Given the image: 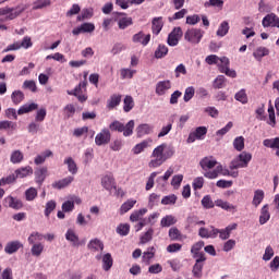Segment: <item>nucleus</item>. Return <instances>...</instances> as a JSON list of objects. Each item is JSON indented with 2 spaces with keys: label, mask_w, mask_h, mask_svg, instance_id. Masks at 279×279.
<instances>
[{
  "label": "nucleus",
  "mask_w": 279,
  "mask_h": 279,
  "mask_svg": "<svg viewBox=\"0 0 279 279\" xmlns=\"http://www.w3.org/2000/svg\"><path fill=\"white\" fill-rule=\"evenodd\" d=\"M205 62L213 65L217 64L220 73H225L227 77H236V71L230 69V59L228 57H217V54H209L206 57Z\"/></svg>",
  "instance_id": "1"
},
{
  "label": "nucleus",
  "mask_w": 279,
  "mask_h": 279,
  "mask_svg": "<svg viewBox=\"0 0 279 279\" xmlns=\"http://www.w3.org/2000/svg\"><path fill=\"white\" fill-rule=\"evenodd\" d=\"M27 10V4L17 5L15 9L10 7L0 8V29L5 32L8 26L1 23L5 21H14L20 14H23Z\"/></svg>",
  "instance_id": "2"
},
{
  "label": "nucleus",
  "mask_w": 279,
  "mask_h": 279,
  "mask_svg": "<svg viewBox=\"0 0 279 279\" xmlns=\"http://www.w3.org/2000/svg\"><path fill=\"white\" fill-rule=\"evenodd\" d=\"M165 149H167V144H160L156 148H154L150 155V161L148 162V167L150 169H158L161 165L167 162V155H165Z\"/></svg>",
  "instance_id": "3"
},
{
  "label": "nucleus",
  "mask_w": 279,
  "mask_h": 279,
  "mask_svg": "<svg viewBox=\"0 0 279 279\" xmlns=\"http://www.w3.org/2000/svg\"><path fill=\"white\" fill-rule=\"evenodd\" d=\"M31 247L32 256H35L36 258L40 257L43 255V252H45V244H43V233L34 231L29 234L27 239Z\"/></svg>",
  "instance_id": "4"
},
{
  "label": "nucleus",
  "mask_w": 279,
  "mask_h": 279,
  "mask_svg": "<svg viewBox=\"0 0 279 279\" xmlns=\"http://www.w3.org/2000/svg\"><path fill=\"white\" fill-rule=\"evenodd\" d=\"M252 162V153L242 151L239 156H236L229 165V169L234 171V169H247Z\"/></svg>",
  "instance_id": "5"
},
{
  "label": "nucleus",
  "mask_w": 279,
  "mask_h": 279,
  "mask_svg": "<svg viewBox=\"0 0 279 279\" xmlns=\"http://www.w3.org/2000/svg\"><path fill=\"white\" fill-rule=\"evenodd\" d=\"M134 120H130L126 125L116 120L109 125V129L111 132H123V136H132L134 134Z\"/></svg>",
  "instance_id": "6"
},
{
  "label": "nucleus",
  "mask_w": 279,
  "mask_h": 279,
  "mask_svg": "<svg viewBox=\"0 0 279 279\" xmlns=\"http://www.w3.org/2000/svg\"><path fill=\"white\" fill-rule=\"evenodd\" d=\"M185 40L192 45H199L204 38V31L199 28H189L184 34Z\"/></svg>",
  "instance_id": "7"
},
{
  "label": "nucleus",
  "mask_w": 279,
  "mask_h": 279,
  "mask_svg": "<svg viewBox=\"0 0 279 279\" xmlns=\"http://www.w3.org/2000/svg\"><path fill=\"white\" fill-rule=\"evenodd\" d=\"M86 81H82L78 83V85L75 86L74 89L68 90V95H72L73 97H76L81 104H84L86 99H88V96L84 94V90H86Z\"/></svg>",
  "instance_id": "8"
},
{
  "label": "nucleus",
  "mask_w": 279,
  "mask_h": 279,
  "mask_svg": "<svg viewBox=\"0 0 279 279\" xmlns=\"http://www.w3.org/2000/svg\"><path fill=\"white\" fill-rule=\"evenodd\" d=\"M208 134V128L198 126L194 132H191L187 137V143H195V141H204V136Z\"/></svg>",
  "instance_id": "9"
},
{
  "label": "nucleus",
  "mask_w": 279,
  "mask_h": 279,
  "mask_svg": "<svg viewBox=\"0 0 279 279\" xmlns=\"http://www.w3.org/2000/svg\"><path fill=\"white\" fill-rule=\"evenodd\" d=\"M95 32V24L85 22L72 29L73 36H80V34H93Z\"/></svg>",
  "instance_id": "10"
},
{
  "label": "nucleus",
  "mask_w": 279,
  "mask_h": 279,
  "mask_svg": "<svg viewBox=\"0 0 279 279\" xmlns=\"http://www.w3.org/2000/svg\"><path fill=\"white\" fill-rule=\"evenodd\" d=\"M183 33L181 27H174L172 32L168 35V45L169 47H178L180 38H182Z\"/></svg>",
  "instance_id": "11"
},
{
  "label": "nucleus",
  "mask_w": 279,
  "mask_h": 279,
  "mask_svg": "<svg viewBox=\"0 0 279 279\" xmlns=\"http://www.w3.org/2000/svg\"><path fill=\"white\" fill-rule=\"evenodd\" d=\"M171 90V81H159L155 86V93L158 97H165Z\"/></svg>",
  "instance_id": "12"
},
{
  "label": "nucleus",
  "mask_w": 279,
  "mask_h": 279,
  "mask_svg": "<svg viewBox=\"0 0 279 279\" xmlns=\"http://www.w3.org/2000/svg\"><path fill=\"white\" fill-rule=\"evenodd\" d=\"M110 138H112V135L110 134V131L108 129H102L95 137V143L98 147H101V145H108L110 143Z\"/></svg>",
  "instance_id": "13"
},
{
  "label": "nucleus",
  "mask_w": 279,
  "mask_h": 279,
  "mask_svg": "<svg viewBox=\"0 0 279 279\" xmlns=\"http://www.w3.org/2000/svg\"><path fill=\"white\" fill-rule=\"evenodd\" d=\"M137 138H143V136H148L149 134H154V125L149 123H142L137 125L136 130Z\"/></svg>",
  "instance_id": "14"
},
{
  "label": "nucleus",
  "mask_w": 279,
  "mask_h": 279,
  "mask_svg": "<svg viewBox=\"0 0 279 279\" xmlns=\"http://www.w3.org/2000/svg\"><path fill=\"white\" fill-rule=\"evenodd\" d=\"M65 240L72 245V247H80V245H82V242H80V235H77V232H75L74 229L70 228L66 230Z\"/></svg>",
  "instance_id": "15"
},
{
  "label": "nucleus",
  "mask_w": 279,
  "mask_h": 279,
  "mask_svg": "<svg viewBox=\"0 0 279 279\" xmlns=\"http://www.w3.org/2000/svg\"><path fill=\"white\" fill-rule=\"evenodd\" d=\"M96 260H102V269L104 271H110L112 269L113 259L110 253H106L104 256L98 254L95 256Z\"/></svg>",
  "instance_id": "16"
},
{
  "label": "nucleus",
  "mask_w": 279,
  "mask_h": 279,
  "mask_svg": "<svg viewBox=\"0 0 279 279\" xmlns=\"http://www.w3.org/2000/svg\"><path fill=\"white\" fill-rule=\"evenodd\" d=\"M101 186L106 191H112L117 187V183L114 182V177L112 175V173L105 174L101 178Z\"/></svg>",
  "instance_id": "17"
},
{
  "label": "nucleus",
  "mask_w": 279,
  "mask_h": 279,
  "mask_svg": "<svg viewBox=\"0 0 279 279\" xmlns=\"http://www.w3.org/2000/svg\"><path fill=\"white\" fill-rule=\"evenodd\" d=\"M4 206L13 208V210H21L23 208V202L14 196H7L4 198Z\"/></svg>",
  "instance_id": "18"
},
{
  "label": "nucleus",
  "mask_w": 279,
  "mask_h": 279,
  "mask_svg": "<svg viewBox=\"0 0 279 279\" xmlns=\"http://www.w3.org/2000/svg\"><path fill=\"white\" fill-rule=\"evenodd\" d=\"M271 219V213H269V204H265L259 211V226H265Z\"/></svg>",
  "instance_id": "19"
},
{
  "label": "nucleus",
  "mask_w": 279,
  "mask_h": 279,
  "mask_svg": "<svg viewBox=\"0 0 279 279\" xmlns=\"http://www.w3.org/2000/svg\"><path fill=\"white\" fill-rule=\"evenodd\" d=\"M89 252H104V242L97 238L92 239L87 244Z\"/></svg>",
  "instance_id": "20"
},
{
  "label": "nucleus",
  "mask_w": 279,
  "mask_h": 279,
  "mask_svg": "<svg viewBox=\"0 0 279 279\" xmlns=\"http://www.w3.org/2000/svg\"><path fill=\"white\" fill-rule=\"evenodd\" d=\"M215 204L218 208H222V210H227V213H232V215L238 210L236 205H232L228 203V201L217 199Z\"/></svg>",
  "instance_id": "21"
},
{
  "label": "nucleus",
  "mask_w": 279,
  "mask_h": 279,
  "mask_svg": "<svg viewBox=\"0 0 279 279\" xmlns=\"http://www.w3.org/2000/svg\"><path fill=\"white\" fill-rule=\"evenodd\" d=\"M199 165L204 171H208L209 169H215V167H217V159L214 157H205L199 161Z\"/></svg>",
  "instance_id": "22"
},
{
  "label": "nucleus",
  "mask_w": 279,
  "mask_h": 279,
  "mask_svg": "<svg viewBox=\"0 0 279 279\" xmlns=\"http://www.w3.org/2000/svg\"><path fill=\"white\" fill-rule=\"evenodd\" d=\"M150 40H151V35L149 34L144 35L143 32H140L133 36V43H140V45H143V47H147Z\"/></svg>",
  "instance_id": "23"
},
{
  "label": "nucleus",
  "mask_w": 279,
  "mask_h": 279,
  "mask_svg": "<svg viewBox=\"0 0 279 279\" xmlns=\"http://www.w3.org/2000/svg\"><path fill=\"white\" fill-rule=\"evenodd\" d=\"M121 94H113L107 100V110H114L121 104Z\"/></svg>",
  "instance_id": "24"
},
{
  "label": "nucleus",
  "mask_w": 279,
  "mask_h": 279,
  "mask_svg": "<svg viewBox=\"0 0 279 279\" xmlns=\"http://www.w3.org/2000/svg\"><path fill=\"white\" fill-rule=\"evenodd\" d=\"M34 174V169L31 166L22 167L15 170L14 175L15 178H28V175Z\"/></svg>",
  "instance_id": "25"
},
{
  "label": "nucleus",
  "mask_w": 279,
  "mask_h": 279,
  "mask_svg": "<svg viewBox=\"0 0 279 279\" xmlns=\"http://www.w3.org/2000/svg\"><path fill=\"white\" fill-rule=\"evenodd\" d=\"M73 180H75V178L66 177L52 183V187L61 191V189H66V186H70L73 183Z\"/></svg>",
  "instance_id": "26"
},
{
  "label": "nucleus",
  "mask_w": 279,
  "mask_h": 279,
  "mask_svg": "<svg viewBox=\"0 0 279 279\" xmlns=\"http://www.w3.org/2000/svg\"><path fill=\"white\" fill-rule=\"evenodd\" d=\"M263 199H265V191L255 190L252 199V205L254 206V208H258L260 204H263Z\"/></svg>",
  "instance_id": "27"
},
{
  "label": "nucleus",
  "mask_w": 279,
  "mask_h": 279,
  "mask_svg": "<svg viewBox=\"0 0 279 279\" xmlns=\"http://www.w3.org/2000/svg\"><path fill=\"white\" fill-rule=\"evenodd\" d=\"M95 10L93 8H85L81 11V14L77 15L76 21L82 23L83 21H90V17L94 16Z\"/></svg>",
  "instance_id": "28"
},
{
  "label": "nucleus",
  "mask_w": 279,
  "mask_h": 279,
  "mask_svg": "<svg viewBox=\"0 0 279 279\" xmlns=\"http://www.w3.org/2000/svg\"><path fill=\"white\" fill-rule=\"evenodd\" d=\"M149 145H151V140H144L141 143L136 144L133 147L132 151L133 154H135V156H138V154H143V151L146 150Z\"/></svg>",
  "instance_id": "29"
},
{
  "label": "nucleus",
  "mask_w": 279,
  "mask_h": 279,
  "mask_svg": "<svg viewBox=\"0 0 279 279\" xmlns=\"http://www.w3.org/2000/svg\"><path fill=\"white\" fill-rule=\"evenodd\" d=\"M63 165H66L69 173L75 175L77 173V163L73 157H66L63 161Z\"/></svg>",
  "instance_id": "30"
},
{
  "label": "nucleus",
  "mask_w": 279,
  "mask_h": 279,
  "mask_svg": "<svg viewBox=\"0 0 279 279\" xmlns=\"http://www.w3.org/2000/svg\"><path fill=\"white\" fill-rule=\"evenodd\" d=\"M229 32H230V23H228V21H223L218 26L216 36H218L219 38H223V36H228Z\"/></svg>",
  "instance_id": "31"
},
{
  "label": "nucleus",
  "mask_w": 279,
  "mask_h": 279,
  "mask_svg": "<svg viewBox=\"0 0 279 279\" xmlns=\"http://www.w3.org/2000/svg\"><path fill=\"white\" fill-rule=\"evenodd\" d=\"M155 256H156V247L150 246L143 253L142 260L143 263H146V265H149V263L151 262V258H154Z\"/></svg>",
  "instance_id": "32"
},
{
  "label": "nucleus",
  "mask_w": 279,
  "mask_h": 279,
  "mask_svg": "<svg viewBox=\"0 0 279 279\" xmlns=\"http://www.w3.org/2000/svg\"><path fill=\"white\" fill-rule=\"evenodd\" d=\"M34 110H38V104L29 102L20 107L17 110V114H27V112H34Z\"/></svg>",
  "instance_id": "33"
},
{
  "label": "nucleus",
  "mask_w": 279,
  "mask_h": 279,
  "mask_svg": "<svg viewBox=\"0 0 279 279\" xmlns=\"http://www.w3.org/2000/svg\"><path fill=\"white\" fill-rule=\"evenodd\" d=\"M165 26V23L162 22V17H154L153 19V34H155V36H158V34H160V32H162V27Z\"/></svg>",
  "instance_id": "34"
},
{
  "label": "nucleus",
  "mask_w": 279,
  "mask_h": 279,
  "mask_svg": "<svg viewBox=\"0 0 279 279\" xmlns=\"http://www.w3.org/2000/svg\"><path fill=\"white\" fill-rule=\"evenodd\" d=\"M21 247H23V244L19 241L9 242L4 247V252L5 254H15L17 250H21Z\"/></svg>",
  "instance_id": "35"
},
{
  "label": "nucleus",
  "mask_w": 279,
  "mask_h": 279,
  "mask_svg": "<svg viewBox=\"0 0 279 279\" xmlns=\"http://www.w3.org/2000/svg\"><path fill=\"white\" fill-rule=\"evenodd\" d=\"M277 17L274 13L267 14L262 21L263 27H276Z\"/></svg>",
  "instance_id": "36"
},
{
  "label": "nucleus",
  "mask_w": 279,
  "mask_h": 279,
  "mask_svg": "<svg viewBox=\"0 0 279 279\" xmlns=\"http://www.w3.org/2000/svg\"><path fill=\"white\" fill-rule=\"evenodd\" d=\"M136 206V199L130 198L125 203H123L120 207V215H125L129 210H132Z\"/></svg>",
  "instance_id": "37"
},
{
  "label": "nucleus",
  "mask_w": 279,
  "mask_h": 279,
  "mask_svg": "<svg viewBox=\"0 0 279 279\" xmlns=\"http://www.w3.org/2000/svg\"><path fill=\"white\" fill-rule=\"evenodd\" d=\"M51 156H53V151L47 149L45 151H43L41 154L37 155L35 157V165H43L45 162V160H47V158H51Z\"/></svg>",
  "instance_id": "38"
},
{
  "label": "nucleus",
  "mask_w": 279,
  "mask_h": 279,
  "mask_svg": "<svg viewBox=\"0 0 279 279\" xmlns=\"http://www.w3.org/2000/svg\"><path fill=\"white\" fill-rule=\"evenodd\" d=\"M47 168H40L37 171H35V182L37 184H43L47 178Z\"/></svg>",
  "instance_id": "39"
},
{
  "label": "nucleus",
  "mask_w": 279,
  "mask_h": 279,
  "mask_svg": "<svg viewBox=\"0 0 279 279\" xmlns=\"http://www.w3.org/2000/svg\"><path fill=\"white\" fill-rule=\"evenodd\" d=\"M234 99L235 101H240V104H243V106H245V104L250 101V99L247 98V92L245 90V88H242L239 92H236L234 95Z\"/></svg>",
  "instance_id": "40"
},
{
  "label": "nucleus",
  "mask_w": 279,
  "mask_h": 279,
  "mask_svg": "<svg viewBox=\"0 0 279 279\" xmlns=\"http://www.w3.org/2000/svg\"><path fill=\"white\" fill-rule=\"evenodd\" d=\"M265 56H269V49L265 48V47H258L257 49H255V51L253 52V57L255 58V60H257L258 62H260V60H263V58H265Z\"/></svg>",
  "instance_id": "41"
},
{
  "label": "nucleus",
  "mask_w": 279,
  "mask_h": 279,
  "mask_svg": "<svg viewBox=\"0 0 279 279\" xmlns=\"http://www.w3.org/2000/svg\"><path fill=\"white\" fill-rule=\"evenodd\" d=\"M263 145L269 149H279V137L266 138L263 141Z\"/></svg>",
  "instance_id": "42"
},
{
  "label": "nucleus",
  "mask_w": 279,
  "mask_h": 279,
  "mask_svg": "<svg viewBox=\"0 0 279 279\" xmlns=\"http://www.w3.org/2000/svg\"><path fill=\"white\" fill-rule=\"evenodd\" d=\"M124 112H132L134 110V98L132 96H125L123 100Z\"/></svg>",
  "instance_id": "43"
},
{
  "label": "nucleus",
  "mask_w": 279,
  "mask_h": 279,
  "mask_svg": "<svg viewBox=\"0 0 279 279\" xmlns=\"http://www.w3.org/2000/svg\"><path fill=\"white\" fill-rule=\"evenodd\" d=\"M174 223H178V219H175L172 215L163 217L160 221L161 228H169L170 226H174Z\"/></svg>",
  "instance_id": "44"
},
{
  "label": "nucleus",
  "mask_w": 279,
  "mask_h": 279,
  "mask_svg": "<svg viewBox=\"0 0 279 279\" xmlns=\"http://www.w3.org/2000/svg\"><path fill=\"white\" fill-rule=\"evenodd\" d=\"M145 215H147V208L134 210L130 216V221H133V222L140 221V219Z\"/></svg>",
  "instance_id": "45"
},
{
  "label": "nucleus",
  "mask_w": 279,
  "mask_h": 279,
  "mask_svg": "<svg viewBox=\"0 0 279 279\" xmlns=\"http://www.w3.org/2000/svg\"><path fill=\"white\" fill-rule=\"evenodd\" d=\"M11 99L15 106H19L25 99V94L21 90H14L11 94Z\"/></svg>",
  "instance_id": "46"
},
{
  "label": "nucleus",
  "mask_w": 279,
  "mask_h": 279,
  "mask_svg": "<svg viewBox=\"0 0 279 279\" xmlns=\"http://www.w3.org/2000/svg\"><path fill=\"white\" fill-rule=\"evenodd\" d=\"M233 148L236 151H243L245 149V137L238 136L233 140Z\"/></svg>",
  "instance_id": "47"
},
{
  "label": "nucleus",
  "mask_w": 279,
  "mask_h": 279,
  "mask_svg": "<svg viewBox=\"0 0 279 279\" xmlns=\"http://www.w3.org/2000/svg\"><path fill=\"white\" fill-rule=\"evenodd\" d=\"M219 173H221V165L217 166L214 170L206 171L204 177L208 180H217V178H219Z\"/></svg>",
  "instance_id": "48"
},
{
  "label": "nucleus",
  "mask_w": 279,
  "mask_h": 279,
  "mask_svg": "<svg viewBox=\"0 0 279 279\" xmlns=\"http://www.w3.org/2000/svg\"><path fill=\"white\" fill-rule=\"evenodd\" d=\"M270 128H276V110L274 109V106L268 107V120L266 121Z\"/></svg>",
  "instance_id": "49"
},
{
  "label": "nucleus",
  "mask_w": 279,
  "mask_h": 279,
  "mask_svg": "<svg viewBox=\"0 0 279 279\" xmlns=\"http://www.w3.org/2000/svg\"><path fill=\"white\" fill-rule=\"evenodd\" d=\"M26 202H34L38 197V190L36 187H29L24 193Z\"/></svg>",
  "instance_id": "50"
},
{
  "label": "nucleus",
  "mask_w": 279,
  "mask_h": 279,
  "mask_svg": "<svg viewBox=\"0 0 279 279\" xmlns=\"http://www.w3.org/2000/svg\"><path fill=\"white\" fill-rule=\"evenodd\" d=\"M154 239V229L149 228L142 236L140 238V243L145 245V243H149Z\"/></svg>",
  "instance_id": "51"
},
{
  "label": "nucleus",
  "mask_w": 279,
  "mask_h": 279,
  "mask_svg": "<svg viewBox=\"0 0 279 279\" xmlns=\"http://www.w3.org/2000/svg\"><path fill=\"white\" fill-rule=\"evenodd\" d=\"M175 202H178V196L175 194L163 196L161 199L162 206H173L175 205Z\"/></svg>",
  "instance_id": "52"
},
{
  "label": "nucleus",
  "mask_w": 279,
  "mask_h": 279,
  "mask_svg": "<svg viewBox=\"0 0 279 279\" xmlns=\"http://www.w3.org/2000/svg\"><path fill=\"white\" fill-rule=\"evenodd\" d=\"M226 76L223 75H218L213 83V87L216 89H221V88H226Z\"/></svg>",
  "instance_id": "53"
},
{
  "label": "nucleus",
  "mask_w": 279,
  "mask_h": 279,
  "mask_svg": "<svg viewBox=\"0 0 279 279\" xmlns=\"http://www.w3.org/2000/svg\"><path fill=\"white\" fill-rule=\"evenodd\" d=\"M203 271H204V264H199V262L195 263L192 269V274L194 278H198V279L202 278V276H204Z\"/></svg>",
  "instance_id": "54"
},
{
  "label": "nucleus",
  "mask_w": 279,
  "mask_h": 279,
  "mask_svg": "<svg viewBox=\"0 0 279 279\" xmlns=\"http://www.w3.org/2000/svg\"><path fill=\"white\" fill-rule=\"evenodd\" d=\"M135 73L136 70H131L128 68H123L120 70L121 80H132Z\"/></svg>",
  "instance_id": "55"
},
{
  "label": "nucleus",
  "mask_w": 279,
  "mask_h": 279,
  "mask_svg": "<svg viewBox=\"0 0 279 279\" xmlns=\"http://www.w3.org/2000/svg\"><path fill=\"white\" fill-rule=\"evenodd\" d=\"M167 53H169V48H167V46L165 45H159L158 48L155 50V58H157V60H160V58H165Z\"/></svg>",
  "instance_id": "56"
},
{
  "label": "nucleus",
  "mask_w": 279,
  "mask_h": 279,
  "mask_svg": "<svg viewBox=\"0 0 279 279\" xmlns=\"http://www.w3.org/2000/svg\"><path fill=\"white\" fill-rule=\"evenodd\" d=\"M51 0H36L33 3V10H43V8H49Z\"/></svg>",
  "instance_id": "57"
},
{
  "label": "nucleus",
  "mask_w": 279,
  "mask_h": 279,
  "mask_svg": "<svg viewBox=\"0 0 279 279\" xmlns=\"http://www.w3.org/2000/svg\"><path fill=\"white\" fill-rule=\"evenodd\" d=\"M23 153L21 150H14L11 154V162L13 165H20V162H23Z\"/></svg>",
  "instance_id": "58"
},
{
  "label": "nucleus",
  "mask_w": 279,
  "mask_h": 279,
  "mask_svg": "<svg viewBox=\"0 0 279 279\" xmlns=\"http://www.w3.org/2000/svg\"><path fill=\"white\" fill-rule=\"evenodd\" d=\"M193 97H195V87L190 86L185 88L184 96H183V100L185 101V104H189V101L192 100Z\"/></svg>",
  "instance_id": "59"
},
{
  "label": "nucleus",
  "mask_w": 279,
  "mask_h": 279,
  "mask_svg": "<svg viewBox=\"0 0 279 279\" xmlns=\"http://www.w3.org/2000/svg\"><path fill=\"white\" fill-rule=\"evenodd\" d=\"M182 180H184L183 174L173 175L172 180H171V186H173V189H175V191H178V189H180V186L182 184Z\"/></svg>",
  "instance_id": "60"
},
{
  "label": "nucleus",
  "mask_w": 279,
  "mask_h": 279,
  "mask_svg": "<svg viewBox=\"0 0 279 279\" xmlns=\"http://www.w3.org/2000/svg\"><path fill=\"white\" fill-rule=\"evenodd\" d=\"M128 49V46L121 43H116L111 49L112 56H119L122 51H125Z\"/></svg>",
  "instance_id": "61"
},
{
  "label": "nucleus",
  "mask_w": 279,
  "mask_h": 279,
  "mask_svg": "<svg viewBox=\"0 0 279 279\" xmlns=\"http://www.w3.org/2000/svg\"><path fill=\"white\" fill-rule=\"evenodd\" d=\"M22 88L31 90V93H36V90H38L35 81H24Z\"/></svg>",
  "instance_id": "62"
},
{
  "label": "nucleus",
  "mask_w": 279,
  "mask_h": 279,
  "mask_svg": "<svg viewBox=\"0 0 279 279\" xmlns=\"http://www.w3.org/2000/svg\"><path fill=\"white\" fill-rule=\"evenodd\" d=\"M119 29H126L132 25V17H122L118 21Z\"/></svg>",
  "instance_id": "63"
},
{
  "label": "nucleus",
  "mask_w": 279,
  "mask_h": 279,
  "mask_svg": "<svg viewBox=\"0 0 279 279\" xmlns=\"http://www.w3.org/2000/svg\"><path fill=\"white\" fill-rule=\"evenodd\" d=\"M274 247H271V245L266 246L263 260H265V263L269 262L271 258H274Z\"/></svg>",
  "instance_id": "64"
}]
</instances>
